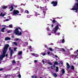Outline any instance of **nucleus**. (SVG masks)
<instances>
[{
    "label": "nucleus",
    "mask_w": 78,
    "mask_h": 78,
    "mask_svg": "<svg viewBox=\"0 0 78 78\" xmlns=\"http://www.w3.org/2000/svg\"><path fill=\"white\" fill-rule=\"evenodd\" d=\"M8 47H9V45L8 44H6L4 47L2 54L0 55V61H2L3 58H5V56H8V54H6V55L5 54L8 51Z\"/></svg>",
    "instance_id": "1"
},
{
    "label": "nucleus",
    "mask_w": 78,
    "mask_h": 78,
    "mask_svg": "<svg viewBox=\"0 0 78 78\" xmlns=\"http://www.w3.org/2000/svg\"><path fill=\"white\" fill-rule=\"evenodd\" d=\"M59 27H61V25L57 23V24L55 28H54L51 31V33H53V34H54L57 35V36H59V35H60V33L57 32L58 30L59 29Z\"/></svg>",
    "instance_id": "2"
},
{
    "label": "nucleus",
    "mask_w": 78,
    "mask_h": 78,
    "mask_svg": "<svg viewBox=\"0 0 78 78\" xmlns=\"http://www.w3.org/2000/svg\"><path fill=\"white\" fill-rule=\"evenodd\" d=\"M19 29H20V30H21V28H20V27H19L18 28H16L15 30L14 31V33L16 35H18V36H21L22 35V33L21 32H20L19 31Z\"/></svg>",
    "instance_id": "3"
},
{
    "label": "nucleus",
    "mask_w": 78,
    "mask_h": 78,
    "mask_svg": "<svg viewBox=\"0 0 78 78\" xmlns=\"http://www.w3.org/2000/svg\"><path fill=\"white\" fill-rule=\"evenodd\" d=\"M15 7V8H17V5H12L10 6V5H8V6H2V9H5V8H8V7H9V9H11L10 10V11H12V10H13V9H14L13 7Z\"/></svg>",
    "instance_id": "4"
},
{
    "label": "nucleus",
    "mask_w": 78,
    "mask_h": 78,
    "mask_svg": "<svg viewBox=\"0 0 78 78\" xmlns=\"http://www.w3.org/2000/svg\"><path fill=\"white\" fill-rule=\"evenodd\" d=\"M59 51H61L63 52L64 54L65 55H70V52H67L66 51V50L64 48H59Z\"/></svg>",
    "instance_id": "5"
},
{
    "label": "nucleus",
    "mask_w": 78,
    "mask_h": 78,
    "mask_svg": "<svg viewBox=\"0 0 78 78\" xmlns=\"http://www.w3.org/2000/svg\"><path fill=\"white\" fill-rule=\"evenodd\" d=\"M40 8L41 9H42L44 10L43 11V14H44V16L45 17V14H46V10H47V7L45 6L43 7H40Z\"/></svg>",
    "instance_id": "6"
},
{
    "label": "nucleus",
    "mask_w": 78,
    "mask_h": 78,
    "mask_svg": "<svg viewBox=\"0 0 78 78\" xmlns=\"http://www.w3.org/2000/svg\"><path fill=\"white\" fill-rule=\"evenodd\" d=\"M11 69H12V65H9L5 68V70H10Z\"/></svg>",
    "instance_id": "7"
},
{
    "label": "nucleus",
    "mask_w": 78,
    "mask_h": 78,
    "mask_svg": "<svg viewBox=\"0 0 78 78\" xmlns=\"http://www.w3.org/2000/svg\"><path fill=\"white\" fill-rule=\"evenodd\" d=\"M19 11L17 10H13V13L12 14V16H16V15H19Z\"/></svg>",
    "instance_id": "8"
},
{
    "label": "nucleus",
    "mask_w": 78,
    "mask_h": 78,
    "mask_svg": "<svg viewBox=\"0 0 78 78\" xmlns=\"http://www.w3.org/2000/svg\"><path fill=\"white\" fill-rule=\"evenodd\" d=\"M47 54L48 55H50V56H52L53 58H55V55H54L53 53L48 51L47 52Z\"/></svg>",
    "instance_id": "9"
},
{
    "label": "nucleus",
    "mask_w": 78,
    "mask_h": 78,
    "mask_svg": "<svg viewBox=\"0 0 78 78\" xmlns=\"http://www.w3.org/2000/svg\"><path fill=\"white\" fill-rule=\"evenodd\" d=\"M51 3L53 5V6H56L58 5V2L57 1H52L51 2Z\"/></svg>",
    "instance_id": "10"
},
{
    "label": "nucleus",
    "mask_w": 78,
    "mask_h": 78,
    "mask_svg": "<svg viewBox=\"0 0 78 78\" xmlns=\"http://www.w3.org/2000/svg\"><path fill=\"white\" fill-rule=\"evenodd\" d=\"M9 50H10V58H11L12 56V53H14V51L12 50V49H11V47H10L9 48Z\"/></svg>",
    "instance_id": "11"
},
{
    "label": "nucleus",
    "mask_w": 78,
    "mask_h": 78,
    "mask_svg": "<svg viewBox=\"0 0 78 78\" xmlns=\"http://www.w3.org/2000/svg\"><path fill=\"white\" fill-rule=\"evenodd\" d=\"M15 76L16 77H19V78H21V75L19 73L15 74Z\"/></svg>",
    "instance_id": "12"
},
{
    "label": "nucleus",
    "mask_w": 78,
    "mask_h": 78,
    "mask_svg": "<svg viewBox=\"0 0 78 78\" xmlns=\"http://www.w3.org/2000/svg\"><path fill=\"white\" fill-rule=\"evenodd\" d=\"M31 55H32L33 56H35V57H39V55L37 54H35L34 53H31Z\"/></svg>",
    "instance_id": "13"
},
{
    "label": "nucleus",
    "mask_w": 78,
    "mask_h": 78,
    "mask_svg": "<svg viewBox=\"0 0 78 78\" xmlns=\"http://www.w3.org/2000/svg\"><path fill=\"white\" fill-rule=\"evenodd\" d=\"M72 57L73 58H74V59H75L76 58V55H72Z\"/></svg>",
    "instance_id": "14"
},
{
    "label": "nucleus",
    "mask_w": 78,
    "mask_h": 78,
    "mask_svg": "<svg viewBox=\"0 0 78 78\" xmlns=\"http://www.w3.org/2000/svg\"><path fill=\"white\" fill-rule=\"evenodd\" d=\"M11 40V38L9 37H6L5 38V41H9Z\"/></svg>",
    "instance_id": "15"
},
{
    "label": "nucleus",
    "mask_w": 78,
    "mask_h": 78,
    "mask_svg": "<svg viewBox=\"0 0 78 78\" xmlns=\"http://www.w3.org/2000/svg\"><path fill=\"white\" fill-rule=\"evenodd\" d=\"M61 72L62 73V75H64L65 73V70H64V69H62L61 70Z\"/></svg>",
    "instance_id": "16"
},
{
    "label": "nucleus",
    "mask_w": 78,
    "mask_h": 78,
    "mask_svg": "<svg viewBox=\"0 0 78 78\" xmlns=\"http://www.w3.org/2000/svg\"><path fill=\"white\" fill-rule=\"evenodd\" d=\"M6 15V13H3V12H1L0 14V16H2V17H4Z\"/></svg>",
    "instance_id": "17"
},
{
    "label": "nucleus",
    "mask_w": 78,
    "mask_h": 78,
    "mask_svg": "<svg viewBox=\"0 0 78 78\" xmlns=\"http://www.w3.org/2000/svg\"><path fill=\"white\" fill-rule=\"evenodd\" d=\"M67 68V69H69L70 67V65L68 63L66 62Z\"/></svg>",
    "instance_id": "18"
},
{
    "label": "nucleus",
    "mask_w": 78,
    "mask_h": 78,
    "mask_svg": "<svg viewBox=\"0 0 78 78\" xmlns=\"http://www.w3.org/2000/svg\"><path fill=\"white\" fill-rule=\"evenodd\" d=\"M12 65H15L16 64V62L15 60H13L12 61Z\"/></svg>",
    "instance_id": "19"
},
{
    "label": "nucleus",
    "mask_w": 78,
    "mask_h": 78,
    "mask_svg": "<svg viewBox=\"0 0 78 78\" xmlns=\"http://www.w3.org/2000/svg\"><path fill=\"white\" fill-rule=\"evenodd\" d=\"M5 78H7V77H8V78H9V77H10V75H6V74H5Z\"/></svg>",
    "instance_id": "20"
},
{
    "label": "nucleus",
    "mask_w": 78,
    "mask_h": 78,
    "mask_svg": "<svg viewBox=\"0 0 78 78\" xmlns=\"http://www.w3.org/2000/svg\"><path fill=\"white\" fill-rule=\"evenodd\" d=\"M6 28V27H3L1 29V31L2 32H3V33H4L5 32V29Z\"/></svg>",
    "instance_id": "21"
},
{
    "label": "nucleus",
    "mask_w": 78,
    "mask_h": 78,
    "mask_svg": "<svg viewBox=\"0 0 78 78\" xmlns=\"http://www.w3.org/2000/svg\"><path fill=\"white\" fill-rule=\"evenodd\" d=\"M22 54V51H20L18 53V55H21Z\"/></svg>",
    "instance_id": "22"
},
{
    "label": "nucleus",
    "mask_w": 78,
    "mask_h": 78,
    "mask_svg": "<svg viewBox=\"0 0 78 78\" xmlns=\"http://www.w3.org/2000/svg\"><path fill=\"white\" fill-rule=\"evenodd\" d=\"M40 55H42L43 56H45L46 55V53L44 52H41Z\"/></svg>",
    "instance_id": "23"
},
{
    "label": "nucleus",
    "mask_w": 78,
    "mask_h": 78,
    "mask_svg": "<svg viewBox=\"0 0 78 78\" xmlns=\"http://www.w3.org/2000/svg\"><path fill=\"white\" fill-rule=\"evenodd\" d=\"M53 76H54V77H56V76H57V74H56L55 73H54L53 74Z\"/></svg>",
    "instance_id": "24"
},
{
    "label": "nucleus",
    "mask_w": 78,
    "mask_h": 78,
    "mask_svg": "<svg viewBox=\"0 0 78 78\" xmlns=\"http://www.w3.org/2000/svg\"><path fill=\"white\" fill-rule=\"evenodd\" d=\"M24 46L25 47L26 46V45H28V42H24Z\"/></svg>",
    "instance_id": "25"
},
{
    "label": "nucleus",
    "mask_w": 78,
    "mask_h": 78,
    "mask_svg": "<svg viewBox=\"0 0 78 78\" xmlns=\"http://www.w3.org/2000/svg\"><path fill=\"white\" fill-rule=\"evenodd\" d=\"M56 71L57 72H58V70H59V68H58V67L56 66Z\"/></svg>",
    "instance_id": "26"
},
{
    "label": "nucleus",
    "mask_w": 78,
    "mask_h": 78,
    "mask_svg": "<svg viewBox=\"0 0 78 78\" xmlns=\"http://www.w3.org/2000/svg\"><path fill=\"white\" fill-rule=\"evenodd\" d=\"M58 64V63L57 62H54V67H55V65H57Z\"/></svg>",
    "instance_id": "27"
},
{
    "label": "nucleus",
    "mask_w": 78,
    "mask_h": 78,
    "mask_svg": "<svg viewBox=\"0 0 78 78\" xmlns=\"http://www.w3.org/2000/svg\"><path fill=\"white\" fill-rule=\"evenodd\" d=\"M35 16L36 17H38V16H40V14L39 13L37 14V13H36Z\"/></svg>",
    "instance_id": "28"
},
{
    "label": "nucleus",
    "mask_w": 78,
    "mask_h": 78,
    "mask_svg": "<svg viewBox=\"0 0 78 78\" xmlns=\"http://www.w3.org/2000/svg\"><path fill=\"white\" fill-rule=\"evenodd\" d=\"M29 49L30 50V51H33V50H31V49H32V48H31V46H29Z\"/></svg>",
    "instance_id": "29"
},
{
    "label": "nucleus",
    "mask_w": 78,
    "mask_h": 78,
    "mask_svg": "<svg viewBox=\"0 0 78 78\" xmlns=\"http://www.w3.org/2000/svg\"><path fill=\"white\" fill-rule=\"evenodd\" d=\"M14 44L15 45H16V46L17 45V43L16 42H13Z\"/></svg>",
    "instance_id": "30"
},
{
    "label": "nucleus",
    "mask_w": 78,
    "mask_h": 78,
    "mask_svg": "<svg viewBox=\"0 0 78 78\" xmlns=\"http://www.w3.org/2000/svg\"><path fill=\"white\" fill-rule=\"evenodd\" d=\"M25 12H26V13H27V14H29V11H28V10H26L25 11Z\"/></svg>",
    "instance_id": "31"
},
{
    "label": "nucleus",
    "mask_w": 78,
    "mask_h": 78,
    "mask_svg": "<svg viewBox=\"0 0 78 78\" xmlns=\"http://www.w3.org/2000/svg\"><path fill=\"white\" fill-rule=\"evenodd\" d=\"M12 31V30H8L7 31V33H11V32Z\"/></svg>",
    "instance_id": "32"
},
{
    "label": "nucleus",
    "mask_w": 78,
    "mask_h": 78,
    "mask_svg": "<svg viewBox=\"0 0 78 78\" xmlns=\"http://www.w3.org/2000/svg\"><path fill=\"white\" fill-rule=\"evenodd\" d=\"M78 49L77 51H75L74 52V54H76V53H78Z\"/></svg>",
    "instance_id": "33"
},
{
    "label": "nucleus",
    "mask_w": 78,
    "mask_h": 78,
    "mask_svg": "<svg viewBox=\"0 0 78 78\" xmlns=\"http://www.w3.org/2000/svg\"><path fill=\"white\" fill-rule=\"evenodd\" d=\"M62 42L63 43H64V42H65V40H64V39H63L62 41Z\"/></svg>",
    "instance_id": "34"
},
{
    "label": "nucleus",
    "mask_w": 78,
    "mask_h": 78,
    "mask_svg": "<svg viewBox=\"0 0 78 78\" xmlns=\"http://www.w3.org/2000/svg\"><path fill=\"white\" fill-rule=\"evenodd\" d=\"M74 68H75V67H74V66H71L72 69L73 70H74Z\"/></svg>",
    "instance_id": "35"
},
{
    "label": "nucleus",
    "mask_w": 78,
    "mask_h": 78,
    "mask_svg": "<svg viewBox=\"0 0 78 78\" xmlns=\"http://www.w3.org/2000/svg\"><path fill=\"white\" fill-rule=\"evenodd\" d=\"M14 40L15 41H17L20 40V39H19V38H16V39H15Z\"/></svg>",
    "instance_id": "36"
},
{
    "label": "nucleus",
    "mask_w": 78,
    "mask_h": 78,
    "mask_svg": "<svg viewBox=\"0 0 78 78\" xmlns=\"http://www.w3.org/2000/svg\"><path fill=\"white\" fill-rule=\"evenodd\" d=\"M49 50H50V51H52L53 49H52V48H49Z\"/></svg>",
    "instance_id": "37"
},
{
    "label": "nucleus",
    "mask_w": 78,
    "mask_h": 78,
    "mask_svg": "<svg viewBox=\"0 0 78 78\" xmlns=\"http://www.w3.org/2000/svg\"><path fill=\"white\" fill-rule=\"evenodd\" d=\"M9 28H11L12 27V24H10L9 26Z\"/></svg>",
    "instance_id": "38"
},
{
    "label": "nucleus",
    "mask_w": 78,
    "mask_h": 78,
    "mask_svg": "<svg viewBox=\"0 0 78 78\" xmlns=\"http://www.w3.org/2000/svg\"><path fill=\"white\" fill-rule=\"evenodd\" d=\"M32 78H34L35 77V78H37V76H32Z\"/></svg>",
    "instance_id": "39"
},
{
    "label": "nucleus",
    "mask_w": 78,
    "mask_h": 78,
    "mask_svg": "<svg viewBox=\"0 0 78 78\" xmlns=\"http://www.w3.org/2000/svg\"><path fill=\"white\" fill-rule=\"evenodd\" d=\"M48 64H49V65H51H51H52V63H51V62H48Z\"/></svg>",
    "instance_id": "40"
},
{
    "label": "nucleus",
    "mask_w": 78,
    "mask_h": 78,
    "mask_svg": "<svg viewBox=\"0 0 78 78\" xmlns=\"http://www.w3.org/2000/svg\"><path fill=\"white\" fill-rule=\"evenodd\" d=\"M56 22V20H55L53 19V20L52 21V22H53V24H54L55 23V22Z\"/></svg>",
    "instance_id": "41"
},
{
    "label": "nucleus",
    "mask_w": 78,
    "mask_h": 78,
    "mask_svg": "<svg viewBox=\"0 0 78 78\" xmlns=\"http://www.w3.org/2000/svg\"><path fill=\"white\" fill-rule=\"evenodd\" d=\"M32 16V15H27V18H30V17H31V16Z\"/></svg>",
    "instance_id": "42"
},
{
    "label": "nucleus",
    "mask_w": 78,
    "mask_h": 78,
    "mask_svg": "<svg viewBox=\"0 0 78 78\" xmlns=\"http://www.w3.org/2000/svg\"><path fill=\"white\" fill-rule=\"evenodd\" d=\"M20 11L22 12H23V11H24L23 9H21Z\"/></svg>",
    "instance_id": "43"
},
{
    "label": "nucleus",
    "mask_w": 78,
    "mask_h": 78,
    "mask_svg": "<svg viewBox=\"0 0 78 78\" xmlns=\"http://www.w3.org/2000/svg\"><path fill=\"white\" fill-rule=\"evenodd\" d=\"M48 36H51V33H49L48 34Z\"/></svg>",
    "instance_id": "44"
},
{
    "label": "nucleus",
    "mask_w": 78,
    "mask_h": 78,
    "mask_svg": "<svg viewBox=\"0 0 78 78\" xmlns=\"http://www.w3.org/2000/svg\"><path fill=\"white\" fill-rule=\"evenodd\" d=\"M60 64H62H62H63L62 62L61 61L60 62Z\"/></svg>",
    "instance_id": "45"
},
{
    "label": "nucleus",
    "mask_w": 78,
    "mask_h": 78,
    "mask_svg": "<svg viewBox=\"0 0 78 78\" xmlns=\"http://www.w3.org/2000/svg\"><path fill=\"white\" fill-rule=\"evenodd\" d=\"M14 51H16L17 50V48H14Z\"/></svg>",
    "instance_id": "46"
},
{
    "label": "nucleus",
    "mask_w": 78,
    "mask_h": 78,
    "mask_svg": "<svg viewBox=\"0 0 78 78\" xmlns=\"http://www.w3.org/2000/svg\"><path fill=\"white\" fill-rule=\"evenodd\" d=\"M6 21V22L7 21H9V19H6L5 20V21Z\"/></svg>",
    "instance_id": "47"
},
{
    "label": "nucleus",
    "mask_w": 78,
    "mask_h": 78,
    "mask_svg": "<svg viewBox=\"0 0 78 78\" xmlns=\"http://www.w3.org/2000/svg\"><path fill=\"white\" fill-rule=\"evenodd\" d=\"M43 1H45L46 2H48V0H43Z\"/></svg>",
    "instance_id": "48"
},
{
    "label": "nucleus",
    "mask_w": 78,
    "mask_h": 78,
    "mask_svg": "<svg viewBox=\"0 0 78 78\" xmlns=\"http://www.w3.org/2000/svg\"><path fill=\"white\" fill-rule=\"evenodd\" d=\"M49 30H50V28H47V31H49Z\"/></svg>",
    "instance_id": "49"
},
{
    "label": "nucleus",
    "mask_w": 78,
    "mask_h": 78,
    "mask_svg": "<svg viewBox=\"0 0 78 78\" xmlns=\"http://www.w3.org/2000/svg\"><path fill=\"white\" fill-rule=\"evenodd\" d=\"M37 60H35L34 61L35 63H36V62H37Z\"/></svg>",
    "instance_id": "50"
},
{
    "label": "nucleus",
    "mask_w": 78,
    "mask_h": 78,
    "mask_svg": "<svg viewBox=\"0 0 78 78\" xmlns=\"http://www.w3.org/2000/svg\"><path fill=\"white\" fill-rule=\"evenodd\" d=\"M2 27H6V26L5 25H2Z\"/></svg>",
    "instance_id": "51"
},
{
    "label": "nucleus",
    "mask_w": 78,
    "mask_h": 78,
    "mask_svg": "<svg viewBox=\"0 0 78 78\" xmlns=\"http://www.w3.org/2000/svg\"><path fill=\"white\" fill-rule=\"evenodd\" d=\"M44 47H45V48H47L48 47H47V45H44Z\"/></svg>",
    "instance_id": "52"
},
{
    "label": "nucleus",
    "mask_w": 78,
    "mask_h": 78,
    "mask_svg": "<svg viewBox=\"0 0 78 78\" xmlns=\"http://www.w3.org/2000/svg\"><path fill=\"white\" fill-rule=\"evenodd\" d=\"M50 45H54V44L53 43H51L50 44Z\"/></svg>",
    "instance_id": "53"
},
{
    "label": "nucleus",
    "mask_w": 78,
    "mask_h": 78,
    "mask_svg": "<svg viewBox=\"0 0 78 78\" xmlns=\"http://www.w3.org/2000/svg\"><path fill=\"white\" fill-rule=\"evenodd\" d=\"M53 26H54V25H53V24H52V25L51 26V27L53 28Z\"/></svg>",
    "instance_id": "54"
},
{
    "label": "nucleus",
    "mask_w": 78,
    "mask_h": 78,
    "mask_svg": "<svg viewBox=\"0 0 78 78\" xmlns=\"http://www.w3.org/2000/svg\"><path fill=\"white\" fill-rule=\"evenodd\" d=\"M62 18H59V17H57V19H62Z\"/></svg>",
    "instance_id": "55"
},
{
    "label": "nucleus",
    "mask_w": 78,
    "mask_h": 78,
    "mask_svg": "<svg viewBox=\"0 0 78 78\" xmlns=\"http://www.w3.org/2000/svg\"><path fill=\"white\" fill-rule=\"evenodd\" d=\"M42 62H43L44 64H45V63H44V61L42 60Z\"/></svg>",
    "instance_id": "56"
},
{
    "label": "nucleus",
    "mask_w": 78,
    "mask_h": 78,
    "mask_svg": "<svg viewBox=\"0 0 78 78\" xmlns=\"http://www.w3.org/2000/svg\"><path fill=\"white\" fill-rule=\"evenodd\" d=\"M65 48H66L65 49H66L67 50H69V49L67 48V47H65Z\"/></svg>",
    "instance_id": "57"
},
{
    "label": "nucleus",
    "mask_w": 78,
    "mask_h": 78,
    "mask_svg": "<svg viewBox=\"0 0 78 78\" xmlns=\"http://www.w3.org/2000/svg\"><path fill=\"white\" fill-rule=\"evenodd\" d=\"M19 57L18 58H19V59H21V58H22V56H20V57Z\"/></svg>",
    "instance_id": "58"
},
{
    "label": "nucleus",
    "mask_w": 78,
    "mask_h": 78,
    "mask_svg": "<svg viewBox=\"0 0 78 78\" xmlns=\"http://www.w3.org/2000/svg\"><path fill=\"white\" fill-rule=\"evenodd\" d=\"M73 50V48H70V50Z\"/></svg>",
    "instance_id": "59"
},
{
    "label": "nucleus",
    "mask_w": 78,
    "mask_h": 78,
    "mask_svg": "<svg viewBox=\"0 0 78 78\" xmlns=\"http://www.w3.org/2000/svg\"><path fill=\"white\" fill-rule=\"evenodd\" d=\"M3 69H0V71H2V70Z\"/></svg>",
    "instance_id": "60"
},
{
    "label": "nucleus",
    "mask_w": 78,
    "mask_h": 78,
    "mask_svg": "<svg viewBox=\"0 0 78 78\" xmlns=\"http://www.w3.org/2000/svg\"><path fill=\"white\" fill-rule=\"evenodd\" d=\"M37 8H39V6L37 5L36 6Z\"/></svg>",
    "instance_id": "61"
},
{
    "label": "nucleus",
    "mask_w": 78,
    "mask_h": 78,
    "mask_svg": "<svg viewBox=\"0 0 78 78\" xmlns=\"http://www.w3.org/2000/svg\"><path fill=\"white\" fill-rule=\"evenodd\" d=\"M55 57H56V58H58V56L55 55Z\"/></svg>",
    "instance_id": "62"
},
{
    "label": "nucleus",
    "mask_w": 78,
    "mask_h": 78,
    "mask_svg": "<svg viewBox=\"0 0 78 78\" xmlns=\"http://www.w3.org/2000/svg\"><path fill=\"white\" fill-rule=\"evenodd\" d=\"M51 69H53V66H51Z\"/></svg>",
    "instance_id": "63"
},
{
    "label": "nucleus",
    "mask_w": 78,
    "mask_h": 78,
    "mask_svg": "<svg viewBox=\"0 0 78 78\" xmlns=\"http://www.w3.org/2000/svg\"><path fill=\"white\" fill-rule=\"evenodd\" d=\"M5 20H3V22H6V21H5Z\"/></svg>",
    "instance_id": "64"
}]
</instances>
